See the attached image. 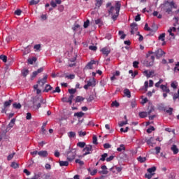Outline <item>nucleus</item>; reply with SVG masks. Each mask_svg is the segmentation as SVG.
I'll list each match as a JSON object with an SVG mask.
<instances>
[{
    "instance_id": "4be33fe9",
    "label": "nucleus",
    "mask_w": 179,
    "mask_h": 179,
    "mask_svg": "<svg viewBox=\"0 0 179 179\" xmlns=\"http://www.w3.org/2000/svg\"><path fill=\"white\" fill-rule=\"evenodd\" d=\"M50 90H52V87H51V85H46L45 88L43 90V92L48 93V92H50Z\"/></svg>"
},
{
    "instance_id": "2eb2a0df",
    "label": "nucleus",
    "mask_w": 179,
    "mask_h": 179,
    "mask_svg": "<svg viewBox=\"0 0 179 179\" xmlns=\"http://www.w3.org/2000/svg\"><path fill=\"white\" fill-rule=\"evenodd\" d=\"M171 150L173 152V155H177V153H178L179 152V150L178 149L177 145H173L172 147L171 148Z\"/></svg>"
},
{
    "instance_id": "09e8293b",
    "label": "nucleus",
    "mask_w": 179,
    "mask_h": 179,
    "mask_svg": "<svg viewBox=\"0 0 179 179\" xmlns=\"http://www.w3.org/2000/svg\"><path fill=\"white\" fill-rule=\"evenodd\" d=\"M177 31V29L176 27H171L169 30H168V33H176V31Z\"/></svg>"
},
{
    "instance_id": "1a4fd4ad",
    "label": "nucleus",
    "mask_w": 179,
    "mask_h": 179,
    "mask_svg": "<svg viewBox=\"0 0 179 179\" xmlns=\"http://www.w3.org/2000/svg\"><path fill=\"white\" fill-rule=\"evenodd\" d=\"M12 101H13L10 99L4 102V104H3L4 108L2 109L1 113H6V108L9 107L10 104H12Z\"/></svg>"
},
{
    "instance_id": "9b49d317",
    "label": "nucleus",
    "mask_w": 179,
    "mask_h": 179,
    "mask_svg": "<svg viewBox=\"0 0 179 179\" xmlns=\"http://www.w3.org/2000/svg\"><path fill=\"white\" fill-rule=\"evenodd\" d=\"M38 155L40 157H47V156H48V152L45 150L39 151Z\"/></svg>"
},
{
    "instance_id": "423d86ee",
    "label": "nucleus",
    "mask_w": 179,
    "mask_h": 179,
    "mask_svg": "<svg viewBox=\"0 0 179 179\" xmlns=\"http://www.w3.org/2000/svg\"><path fill=\"white\" fill-rule=\"evenodd\" d=\"M90 86H96V80H94V78L90 79L89 81H87V85H84V89L85 90H87V89L90 87Z\"/></svg>"
},
{
    "instance_id": "f257e3e1",
    "label": "nucleus",
    "mask_w": 179,
    "mask_h": 179,
    "mask_svg": "<svg viewBox=\"0 0 179 179\" xmlns=\"http://www.w3.org/2000/svg\"><path fill=\"white\" fill-rule=\"evenodd\" d=\"M120 10H121V3L120 1H115V6H111L108 10L109 15H112L113 22H115L118 16H120Z\"/></svg>"
},
{
    "instance_id": "7ed1b4c3",
    "label": "nucleus",
    "mask_w": 179,
    "mask_h": 179,
    "mask_svg": "<svg viewBox=\"0 0 179 179\" xmlns=\"http://www.w3.org/2000/svg\"><path fill=\"white\" fill-rule=\"evenodd\" d=\"M41 106H43L44 107H45V100L43 99H35L33 101V105L31 107H36V110H38V108H40L41 107Z\"/></svg>"
},
{
    "instance_id": "e2e57ef3",
    "label": "nucleus",
    "mask_w": 179,
    "mask_h": 179,
    "mask_svg": "<svg viewBox=\"0 0 179 179\" xmlns=\"http://www.w3.org/2000/svg\"><path fill=\"white\" fill-rule=\"evenodd\" d=\"M93 143L94 145H97V137L96 136H93Z\"/></svg>"
},
{
    "instance_id": "8fccbe9b",
    "label": "nucleus",
    "mask_w": 179,
    "mask_h": 179,
    "mask_svg": "<svg viewBox=\"0 0 179 179\" xmlns=\"http://www.w3.org/2000/svg\"><path fill=\"white\" fill-rule=\"evenodd\" d=\"M155 131V127L151 126L149 129H147L148 134H152V131Z\"/></svg>"
},
{
    "instance_id": "e433bc0d",
    "label": "nucleus",
    "mask_w": 179,
    "mask_h": 179,
    "mask_svg": "<svg viewBox=\"0 0 179 179\" xmlns=\"http://www.w3.org/2000/svg\"><path fill=\"white\" fill-rule=\"evenodd\" d=\"M102 3L103 0H96V6H97V8H100Z\"/></svg>"
},
{
    "instance_id": "864d4df0",
    "label": "nucleus",
    "mask_w": 179,
    "mask_h": 179,
    "mask_svg": "<svg viewBox=\"0 0 179 179\" xmlns=\"http://www.w3.org/2000/svg\"><path fill=\"white\" fill-rule=\"evenodd\" d=\"M152 176H155L154 173H145V178H148V179H150L152 178Z\"/></svg>"
},
{
    "instance_id": "5fc2aeb1",
    "label": "nucleus",
    "mask_w": 179,
    "mask_h": 179,
    "mask_svg": "<svg viewBox=\"0 0 179 179\" xmlns=\"http://www.w3.org/2000/svg\"><path fill=\"white\" fill-rule=\"evenodd\" d=\"M164 37H166V34H162L159 36V40H161L162 41H164Z\"/></svg>"
},
{
    "instance_id": "c03bdc74",
    "label": "nucleus",
    "mask_w": 179,
    "mask_h": 179,
    "mask_svg": "<svg viewBox=\"0 0 179 179\" xmlns=\"http://www.w3.org/2000/svg\"><path fill=\"white\" fill-rule=\"evenodd\" d=\"M34 50L36 51H40V49L41 48V45L37 44L34 46Z\"/></svg>"
},
{
    "instance_id": "4d7b16f0",
    "label": "nucleus",
    "mask_w": 179,
    "mask_h": 179,
    "mask_svg": "<svg viewBox=\"0 0 179 179\" xmlns=\"http://www.w3.org/2000/svg\"><path fill=\"white\" fill-rule=\"evenodd\" d=\"M76 163H78L80 166H83V164H85L83 161H81L80 159H76Z\"/></svg>"
},
{
    "instance_id": "4c0bfd02",
    "label": "nucleus",
    "mask_w": 179,
    "mask_h": 179,
    "mask_svg": "<svg viewBox=\"0 0 179 179\" xmlns=\"http://www.w3.org/2000/svg\"><path fill=\"white\" fill-rule=\"evenodd\" d=\"M117 152H122V150H125V145L123 144L120 145V148H117Z\"/></svg>"
},
{
    "instance_id": "2f4dec72",
    "label": "nucleus",
    "mask_w": 179,
    "mask_h": 179,
    "mask_svg": "<svg viewBox=\"0 0 179 179\" xmlns=\"http://www.w3.org/2000/svg\"><path fill=\"white\" fill-rule=\"evenodd\" d=\"M119 36H120V38L122 40H124V38H125V37H127V35L125 34H124V31H119Z\"/></svg>"
},
{
    "instance_id": "72a5a7b5",
    "label": "nucleus",
    "mask_w": 179,
    "mask_h": 179,
    "mask_svg": "<svg viewBox=\"0 0 179 179\" xmlns=\"http://www.w3.org/2000/svg\"><path fill=\"white\" fill-rule=\"evenodd\" d=\"M68 136L69 138H75V136H76V133L74 131H70L68 133Z\"/></svg>"
},
{
    "instance_id": "f03ea898",
    "label": "nucleus",
    "mask_w": 179,
    "mask_h": 179,
    "mask_svg": "<svg viewBox=\"0 0 179 179\" xmlns=\"http://www.w3.org/2000/svg\"><path fill=\"white\" fill-rule=\"evenodd\" d=\"M178 6L174 1H166L163 5H162V10L170 15L173 12V9H177Z\"/></svg>"
},
{
    "instance_id": "473e14b6",
    "label": "nucleus",
    "mask_w": 179,
    "mask_h": 179,
    "mask_svg": "<svg viewBox=\"0 0 179 179\" xmlns=\"http://www.w3.org/2000/svg\"><path fill=\"white\" fill-rule=\"evenodd\" d=\"M153 16H156L158 19H162V14H159V12H157V11L153 12Z\"/></svg>"
},
{
    "instance_id": "0e129e2a",
    "label": "nucleus",
    "mask_w": 179,
    "mask_h": 179,
    "mask_svg": "<svg viewBox=\"0 0 179 179\" xmlns=\"http://www.w3.org/2000/svg\"><path fill=\"white\" fill-rule=\"evenodd\" d=\"M155 149L156 150V155H159V153H160V150H162L160 147H155Z\"/></svg>"
},
{
    "instance_id": "58836bf2",
    "label": "nucleus",
    "mask_w": 179,
    "mask_h": 179,
    "mask_svg": "<svg viewBox=\"0 0 179 179\" xmlns=\"http://www.w3.org/2000/svg\"><path fill=\"white\" fill-rule=\"evenodd\" d=\"M90 23V21L89 20H87L83 24L84 29H87L89 27V24Z\"/></svg>"
},
{
    "instance_id": "dca6fc26",
    "label": "nucleus",
    "mask_w": 179,
    "mask_h": 179,
    "mask_svg": "<svg viewBox=\"0 0 179 179\" xmlns=\"http://www.w3.org/2000/svg\"><path fill=\"white\" fill-rule=\"evenodd\" d=\"M29 69H23L21 71V73L24 78H26V76H27V75H29Z\"/></svg>"
},
{
    "instance_id": "a211bd4d",
    "label": "nucleus",
    "mask_w": 179,
    "mask_h": 179,
    "mask_svg": "<svg viewBox=\"0 0 179 179\" xmlns=\"http://www.w3.org/2000/svg\"><path fill=\"white\" fill-rule=\"evenodd\" d=\"M148 173L150 174H154L155 176V171H156V166H152L147 170Z\"/></svg>"
},
{
    "instance_id": "052dcab7",
    "label": "nucleus",
    "mask_w": 179,
    "mask_h": 179,
    "mask_svg": "<svg viewBox=\"0 0 179 179\" xmlns=\"http://www.w3.org/2000/svg\"><path fill=\"white\" fill-rule=\"evenodd\" d=\"M13 156H15V152L10 154L7 157V160L10 161L11 159H13Z\"/></svg>"
},
{
    "instance_id": "f704fd0d",
    "label": "nucleus",
    "mask_w": 179,
    "mask_h": 179,
    "mask_svg": "<svg viewBox=\"0 0 179 179\" xmlns=\"http://www.w3.org/2000/svg\"><path fill=\"white\" fill-rule=\"evenodd\" d=\"M47 78H48V76L45 75V76H44V77L42 80H39L41 83H42V85H45V83H47Z\"/></svg>"
},
{
    "instance_id": "de8ad7c7",
    "label": "nucleus",
    "mask_w": 179,
    "mask_h": 179,
    "mask_svg": "<svg viewBox=\"0 0 179 179\" xmlns=\"http://www.w3.org/2000/svg\"><path fill=\"white\" fill-rule=\"evenodd\" d=\"M89 50H91V51H96L97 50V47L94 45H90L89 46Z\"/></svg>"
},
{
    "instance_id": "603ef678",
    "label": "nucleus",
    "mask_w": 179,
    "mask_h": 179,
    "mask_svg": "<svg viewBox=\"0 0 179 179\" xmlns=\"http://www.w3.org/2000/svg\"><path fill=\"white\" fill-rule=\"evenodd\" d=\"M76 89H69V93L71 94V95H73L76 93Z\"/></svg>"
},
{
    "instance_id": "c9c22d12",
    "label": "nucleus",
    "mask_w": 179,
    "mask_h": 179,
    "mask_svg": "<svg viewBox=\"0 0 179 179\" xmlns=\"http://www.w3.org/2000/svg\"><path fill=\"white\" fill-rule=\"evenodd\" d=\"M77 146H78L79 148H85V146H86V143H85V142H78L77 143Z\"/></svg>"
},
{
    "instance_id": "338daca9",
    "label": "nucleus",
    "mask_w": 179,
    "mask_h": 179,
    "mask_svg": "<svg viewBox=\"0 0 179 179\" xmlns=\"http://www.w3.org/2000/svg\"><path fill=\"white\" fill-rule=\"evenodd\" d=\"M114 159V156L111 155L109 157L106 158V162H111V160Z\"/></svg>"
},
{
    "instance_id": "c756f323",
    "label": "nucleus",
    "mask_w": 179,
    "mask_h": 179,
    "mask_svg": "<svg viewBox=\"0 0 179 179\" xmlns=\"http://www.w3.org/2000/svg\"><path fill=\"white\" fill-rule=\"evenodd\" d=\"M83 100H85V98H83L80 96H78L76 98V103H80V101H83Z\"/></svg>"
},
{
    "instance_id": "c85d7f7f",
    "label": "nucleus",
    "mask_w": 179,
    "mask_h": 179,
    "mask_svg": "<svg viewBox=\"0 0 179 179\" xmlns=\"http://www.w3.org/2000/svg\"><path fill=\"white\" fill-rule=\"evenodd\" d=\"M36 61H37V58L36 57H32L28 59V62L30 64V65H33V64L36 62Z\"/></svg>"
},
{
    "instance_id": "9d476101",
    "label": "nucleus",
    "mask_w": 179,
    "mask_h": 179,
    "mask_svg": "<svg viewBox=\"0 0 179 179\" xmlns=\"http://www.w3.org/2000/svg\"><path fill=\"white\" fill-rule=\"evenodd\" d=\"M101 51L102 54H103V55H106V57L108 56V54H110V52H111V50L107 47L102 48Z\"/></svg>"
},
{
    "instance_id": "5701e85b",
    "label": "nucleus",
    "mask_w": 179,
    "mask_h": 179,
    "mask_svg": "<svg viewBox=\"0 0 179 179\" xmlns=\"http://www.w3.org/2000/svg\"><path fill=\"white\" fill-rule=\"evenodd\" d=\"M16 122V119L13 118L10 120V123L8 124L9 128H13V125H15V122Z\"/></svg>"
},
{
    "instance_id": "a19ab883",
    "label": "nucleus",
    "mask_w": 179,
    "mask_h": 179,
    "mask_svg": "<svg viewBox=\"0 0 179 179\" xmlns=\"http://www.w3.org/2000/svg\"><path fill=\"white\" fill-rule=\"evenodd\" d=\"M40 2V0H31L29 2L30 5H37Z\"/></svg>"
},
{
    "instance_id": "4468645a",
    "label": "nucleus",
    "mask_w": 179,
    "mask_h": 179,
    "mask_svg": "<svg viewBox=\"0 0 179 179\" xmlns=\"http://www.w3.org/2000/svg\"><path fill=\"white\" fill-rule=\"evenodd\" d=\"M59 163L60 167H68V166H69V162L67 161H59Z\"/></svg>"
},
{
    "instance_id": "0eeeda50",
    "label": "nucleus",
    "mask_w": 179,
    "mask_h": 179,
    "mask_svg": "<svg viewBox=\"0 0 179 179\" xmlns=\"http://www.w3.org/2000/svg\"><path fill=\"white\" fill-rule=\"evenodd\" d=\"M154 54L156 56V58H157V59L162 58V57H163V55H166V52H164V51H163V50H162L160 48L154 52Z\"/></svg>"
},
{
    "instance_id": "6ab92c4d",
    "label": "nucleus",
    "mask_w": 179,
    "mask_h": 179,
    "mask_svg": "<svg viewBox=\"0 0 179 179\" xmlns=\"http://www.w3.org/2000/svg\"><path fill=\"white\" fill-rule=\"evenodd\" d=\"M137 160L138 162H139V163H145L147 159H146V157H143L142 156H140L137 158Z\"/></svg>"
},
{
    "instance_id": "ddd939ff",
    "label": "nucleus",
    "mask_w": 179,
    "mask_h": 179,
    "mask_svg": "<svg viewBox=\"0 0 179 179\" xmlns=\"http://www.w3.org/2000/svg\"><path fill=\"white\" fill-rule=\"evenodd\" d=\"M102 171H99L100 174H108V171H107V166L103 165L101 166Z\"/></svg>"
},
{
    "instance_id": "a878e982",
    "label": "nucleus",
    "mask_w": 179,
    "mask_h": 179,
    "mask_svg": "<svg viewBox=\"0 0 179 179\" xmlns=\"http://www.w3.org/2000/svg\"><path fill=\"white\" fill-rule=\"evenodd\" d=\"M107 156H108V154L107 153H104L103 155H102L101 157L99 159V162H105Z\"/></svg>"
},
{
    "instance_id": "cd10ccee",
    "label": "nucleus",
    "mask_w": 179,
    "mask_h": 179,
    "mask_svg": "<svg viewBox=\"0 0 179 179\" xmlns=\"http://www.w3.org/2000/svg\"><path fill=\"white\" fill-rule=\"evenodd\" d=\"M154 139L152 137L148 138V140H146V143L150 145V146H153L152 142H153Z\"/></svg>"
},
{
    "instance_id": "6e6d98bb",
    "label": "nucleus",
    "mask_w": 179,
    "mask_h": 179,
    "mask_svg": "<svg viewBox=\"0 0 179 179\" xmlns=\"http://www.w3.org/2000/svg\"><path fill=\"white\" fill-rule=\"evenodd\" d=\"M143 73V75H145V76H146V78H150L148 70H145Z\"/></svg>"
},
{
    "instance_id": "393cba45",
    "label": "nucleus",
    "mask_w": 179,
    "mask_h": 179,
    "mask_svg": "<svg viewBox=\"0 0 179 179\" xmlns=\"http://www.w3.org/2000/svg\"><path fill=\"white\" fill-rule=\"evenodd\" d=\"M173 108H169V109H164V111H165L166 113H167V114H169V115H171L173 114Z\"/></svg>"
},
{
    "instance_id": "49530a36",
    "label": "nucleus",
    "mask_w": 179,
    "mask_h": 179,
    "mask_svg": "<svg viewBox=\"0 0 179 179\" xmlns=\"http://www.w3.org/2000/svg\"><path fill=\"white\" fill-rule=\"evenodd\" d=\"M73 97H75V96L73 95H70V96L68 99V103H69V104H72V101L73 100Z\"/></svg>"
},
{
    "instance_id": "f3484780",
    "label": "nucleus",
    "mask_w": 179,
    "mask_h": 179,
    "mask_svg": "<svg viewBox=\"0 0 179 179\" xmlns=\"http://www.w3.org/2000/svg\"><path fill=\"white\" fill-rule=\"evenodd\" d=\"M160 87L163 92H165L166 93H170V89H169V87H167V86H166L164 85H160Z\"/></svg>"
},
{
    "instance_id": "3c124183",
    "label": "nucleus",
    "mask_w": 179,
    "mask_h": 179,
    "mask_svg": "<svg viewBox=\"0 0 179 179\" xmlns=\"http://www.w3.org/2000/svg\"><path fill=\"white\" fill-rule=\"evenodd\" d=\"M52 93H61V89L59 87H57L55 90L52 92Z\"/></svg>"
},
{
    "instance_id": "13d9d810",
    "label": "nucleus",
    "mask_w": 179,
    "mask_h": 179,
    "mask_svg": "<svg viewBox=\"0 0 179 179\" xmlns=\"http://www.w3.org/2000/svg\"><path fill=\"white\" fill-rule=\"evenodd\" d=\"M66 78H67V79H75V75L74 74H70L69 76H66Z\"/></svg>"
},
{
    "instance_id": "6e6552de",
    "label": "nucleus",
    "mask_w": 179,
    "mask_h": 179,
    "mask_svg": "<svg viewBox=\"0 0 179 179\" xmlns=\"http://www.w3.org/2000/svg\"><path fill=\"white\" fill-rule=\"evenodd\" d=\"M130 27H131V34H135V31H138V24H136V22H134L131 24Z\"/></svg>"
},
{
    "instance_id": "a18cd8bd",
    "label": "nucleus",
    "mask_w": 179,
    "mask_h": 179,
    "mask_svg": "<svg viewBox=\"0 0 179 179\" xmlns=\"http://www.w3.org/2000/svg\"><path fill=\"white\" fill-rule=\"evenodd\" d=\"M111 106L112 107H120V103L117 101H115L112 103Z\"/></svg>"
},
{
    "instance_id": "680f3d73",
    "label": "nucleus",
    "mask_w": 179,
    "mask_h": 179,
    "mask_svg": "<svg viewBox=\"0 0 179 179\" xmlns=\"http://www.w3.org/2000/svg\"><path fill=\"white\" fill-rule=\"evenodd\" d=\"M50 5L53 8H57V3L52 0L50 1Z\"/></svg>"
},
{
    "instance_id": "37998d69",
    "label": "nucleus",
    "mask_w": 179,
    "mask_h": 179,
    "mask_svg": "<svg viewBox=\"0 0 179 179\" xmlns=\"http://www.w3.org/2000/svg\"><path fill=\"white\" fill-rule=\"evenodd\" d=\"M127 124H128V120L120 122L119 127H124V125H127Z\"/></svg>"
},
{
    "instance_id": "f8f14e48",
    "label": "nucleus",
    "mask_w": 179,
    "mask_h": 179,
    "mask_svg": "<svg viewBox=\"0 0 179 179\" xmlns=\"http://www.w3.org/2000/svg\"><path fill=\"white\" fill-rule=\"evenodd\" d=\"M94 64H96V61H94V60L90 61V62L86 65L87 69H92L93 65H94Z\"/></svg>"
},
{
    "instance_id": "20e7f679",
    "label": "nucleus",
    "mask_w": 179,
    "mask_h": 179,
    "mask_svg": "<svg viewBox=\"0 0 179 179\" xmlns=\"http://www.w3.org/2000/svg\"><path fill=\"white\" fill-rule=\"evenodd\" d=\"M66 156L67 160H69V162H72V160H74L76 157V150L69 148L66 152Z\"/></svg>"
},
{
    "instance_id": "69168bd1",
    "label": "nucleus",
    "mask_w": 179,
    "mask_h": 179,
    "mask_svg": "<svg viewBox=\"0 0 179 179\" xmlns=\"http://www.w3.org/2000/svg\"><path fill=\"white\" fill-rule=\"evenodd\" d=\"M103 148H104L105 149H110V148H111V145H110V144H108V143H105V144L103 145Z\"/></svg>"
},
{
    "instance_id": "774afa93",
    "label": "nucleus",
    "mask_w": 179,
    "mask_h": 179,
    "mask_svg": "<svg viewBox=\"0 0 179 179\" xmlns=\"http://www.w3.org/2000/svg\"><path fill=\"white\" fill-rule=\"evenodd\" d=\"M26 118H27V120H30L31 118V113H27Z\"/></svg>"
},
{
    "instance_id": "bb28decb",
    "label": "nucleus",
    "mask_w": 179,
    "mask_h": 179,
    "mask_svg": "<svg viewBox=\"0 0 179 179\" xmlns=\"http://www.w3.org/2000/svg\"><path fill=\"white\" fill-rule=\"evenodd\" d=\"M83 115H85V113H83V112H78L74 114V117H78V118H81V117H83Z\"/></svg>"
},
{
    "instance_id": "412c9836",
    "label": "nucleus",
    "mask_w": 179,
    "mask_h": 179,
    "mask_svg": "<svg viewBox=\"0 0 179 179\" xmlns=\"http://www.w3.org/2000/svg\"><path fill=\"white\" fill-rule=\"evenodd\" d=\"M139 117L140 118H146L148 117V112H140Z\"/></svg>"
},
{
    "instance_id": "bf43d9fd",
    "label": "nucleus",
    "mask_w": 179,
    "mask_h": 179,
    "mask_svg": "<svg viewBox=\"0 0 179 179\" xmlns=\"http://www.w3.org/2000/svg\"><path fill=\"white\" fill-rule=\"evenodd\" d=\"M78 135L79 136L82 137V136H86V131H79L78 132Z\"/></svg>"
},
{
    "instance_id": "ea45409f",
    "label": "nucleus",
    "mask_w": 179,
    "mask_h": 179,
    "mask_svg": "<svg viewBox=\"0 0 179 179\" xmlns=\"http://www.w3.org/2000/svg\"><path fill=\"white\" fill-rule=\"evenodd\" d=\"M11 167H13V169H19V164L13 162L11 163Z\"/></svg>"
},
{
    "instance_id": "79ce46f5",
    "label": "nucleus",
    "mask_w": 179,
    "mask_h": 179,
    "mask_svg": "<svg viewBox=\"0 0 179 179\" xmlns=\"http://www.w3.org/2000/svg\"><path fill=\"white\" fill-rule=\"evenodd\" d=\"M0 59L3 61V62H6L8 57L3 55H0Z\"/></svg>"
},
{
    "instance_id": "7c9ffc66",
    "label": "nucleus",
    "mask_w": 179,
    "mask_h": 179,
    "mask_svg": "<svg viewBox=\"0 0 179 179\" xmlns=\"http://www.w3.org/2000/svg\"><path fill=\"white\" fill-rule=\"evenodd\" d=\"M13 107L14 108H17V110H20V108H22V105L20 103H15L13 104Z\"/></svg>"
},
{
    "instance_id": "b1692460",
    "label": "nucleus",
    "mask_w": 179,
    "mask_h": 179,
    "mask_svg": "<svg viewBox=\"0 0 179 179\" xmlns=\"http://www.w3.org/2000/svg\"><path fill=\"white\" fill-rule=\"evenodd\" d=\"M95 24H98L99 27H101V26H103V21L101 20V19H97L96 20H95Z\"/></svg>"
},
{
    "instance_id": "aec40b11",
    "label": "nucleus",
    "mask_w": 179,
    "mask_h": 179,
    "mask_svg": "<svg viewBox=\"0 0 179 179\" xmlns=\"http://www.w3.org/2000/svg\"><path fill=\"white\" fill-rule=\"evenodd\" d=\"M124 93L127 96V97H128V99H131V91H129V90L125 89L124 90Z\"/></svg>"
},
{
    "instance_id": "39448f33",
    "label": "nucleus",
    "mask_w": 179,
    "mask_h": 179,
    "mask_svg": "<svg viewBox=\"0 0 179 179\" xmlns=\"http://www.w3.org/2000/svg\"><path fill=\"white\" fill-rule=\"evenodd\" d=\"M83 152H85L84 153V156H87V155H90L93 152V146L88 145H86V147L83 149Z\"/></svg>"
}]
</instances>
